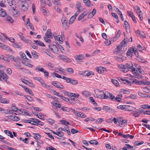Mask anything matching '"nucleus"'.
<instances>
[{
    "label": "nucleus",
    "instance_id": "obj_1",
    "mask_svg": "<svg viewBox=\"0 0 150 150\" xmlns=\"http://www.w3.org/2000/svg\"><path fill=\"white\" fill-rule=\"evenodd\" d=\"M133 66V64L131 62H128L125 64H120L119 65V68H120L121 71L126 72L130 69H132Z\"/></svg>",
    "mask_w": 150,
    "mask_h": 150
},
{
    "label": "nucleus",
    "instance_id": "obj_2",
    "mask_svg": "<svg viewBox=\"0 0 150 150\" xmlns=\"http://www.w3.org/2000/svg\"><path fill=\"white\" fill-rule=\"evenodd\" d=\"M62 79L65 80L67 83H70L73 85H76L78 83V82L76 80L69 78L64 76H63Z\"/></svg>",
    "mask_w": 150,
    "mask_h": 150
},
{
    "label": "nucleus",
    "instance_id": "obj_3",
    "mask_svg": "<svg viewBox=\"0 0 150 150\" xmlns=\"http://www.w3.org/2000/svg\"><path fill=\"white\" fill-rule=\"evenodd\" d=\"M18 35L20 37L21 39L25 43H32V41L30 40L27 38L25 37L24 36L22 33H20Z\"/></svg>",
    "mask_w": 150,
    "mask_h": 150
},
{
    "label": "nucleus",
    "instance_id": "obj_4",
    "mask_svg": "<svg viewBox=\"0 0 150 150\" xmlns=\"http://www.w3.org/2000/svg\"><path fill=\"white\" fill-rule=\"evenodd\" d=\"M118 80L121 82L123 83H124L125 84H127V85H130L131 84V81H132V80L131 79H129V80L130 81H128L126 79H122L121 77H119L118 78Z\"/></svg>",
    "mask_w": 150,
    "mask_h": 150
},
{
    "label": "nucleus",
    "instance_id": "obj_5",
    "mask_svg": "<svg viewBox=\"0 0 150 150\" xmlns=\"http://www.w3.org/2000/svg\"><path fill=\"white\" fill-rule=\"evenodd\" d=\"M132 72L133 74H135V75L137 76L139 75L141 73V70L140 68H137V69L132 68Z\"/></svg>",
    "mask_w": 150,
    "mask_h": 150
},
{
    "label": "nucleus",
    "instance_id": "obj_6",
    "mask_svg": "<svg viewBox=\"0 0 150 150\" xmlns=\"http://www.w3.org/2000/svg\"><path fill=\"white\" fill-rule=\"evenodd\" d=\"M60 59H62L63 61L67 62H70L71 59L67 56H66L63 55H59L58 57Z\"/></svg>",
    "mask_w": 150,
    "mask_h": 150
},
{
    "label": "nucleus",
    "instance_id": "obj_7",
    "mask_svg": "<svg viewBox=\"0 0 150 150\" xmlns=\"http://www.w3.org/2000/svg\"><path fill=\"white\" fill-rule=\"evenodd\" d=\"M134 9L136 12L139 16V18L141 20V10L140 8L138 6H135L133 7Z\"/></svg>",
    "mask_w": 150,
    "mask_h": 150
},
{
    "label": "nucleus",
    "instance_id": "obj_8",
    "mask_svg": "<svg viewBox=\"0 0 150 150\" xmlns=\"http://www.w3.org/2000/svg\"><path fill=\"white\" fill-rule=\"evenodd\" d=\"M23 3V4L22 5L21 9L23 11H26L28 9V3L25 1H22L21 2Z\"/></svg>",
    "mask_w": 150,
    "mask_h": 150
},
{
    "label": "nucleus",
    "instance_id": "obj_9",
    "mask_svg": "<svg viewBox=\"0 0 150 150\" xmlns=\"http://www.w3.org/2000/svg\"><path fill=\"white\" fill-rule=\"evenodd\" d=\"M83 58V55L82 54L76 55L74 56V58L76 61L79 62V60H81Z\"/></svg>",
    "mask_w": 150,
    "mask_h": 150
},
{
    "label": "nucleus",
    "instance_id": "obj_10",
    "mask_svg": "<svg viewBox=\"0 0 150 150\" xmlns=\"http://www.w3.org/2000/svg\"><path fill=\"white\" fill-rule=\"evenodd\" d=\"M8 3L11 7L13 6H15L16 5L15 1L14 0H7Z\"/></svg>",
    "mask_w": 150,
    "mask_h": 150
},
{
    "label": "nucleus",
    "instance_id": "obj_11",
    "mask_svg": "<svg viewBox=\"0 0 150 150\" xmlns=\"http://www.w3.org/2000/svg\"><path fill=\"white\" fill-rule=\"evenodd\" d=\"M119 125L121 127H122L125 126L127 123V120H123L122 121L121 120L119 122Z\"/></svg>",
    "mask_w": 150,
    "mask_h": 150
},
{
    "label": "nucleus",
    "instance_id": "obj_12",
    "mask_svg": "<svg viewBox=\"0 0 150 150\" xmlns=\"http://www.w3.org/2000/svg\"><path fill=\"white\" fill-rule=\"evenodd\" d=\"M105 69H106L104 67H98V68L96 69V71L99 73H102L105 70Z\"/></svg>",
    "mask_w": 150,
    "mask_h": 150
},
{
    "label": "nucleus",
    "instance_id": "obj_13",
    "mask_svg": "<svg viewBox=\"0 0 150 150\" xmlns=\"http://www.w3.org/2000/svg\"><path fill=\"white\" fill-rule=\"evenodd\" d=\"M52 33L51 32L50 30L49 29L45 33V36H46L47 38H50L52 36Z\"/></svg>",
    "mask_w": 150,
    "mask_h": 150
},
{
    "label": "nucleus",
    "instance_id": "obj_14",
    "mask_svg": "<svg viewBox=\"0 0 150 150\" xmlns=\"http://www.w3.org/2000/svg\"><path fill=\"white\" fill-rule=\"evenodd\" d=\"M6 20L7 21L11 23H13L14 21L13 18L11 16H7L6 17Z\"/></svg>",
    "mask_w": 150,
    "mask_h": 150
},
{
    "label": "nucleus",
    "instance_id": "obj_15",
    "mask_svg": "<svg viewBox=\"0 0 150 150\" xmlns=\"http://www.w3.org/2000/svg\"><path fill=\"white\" fill-rule=\"evenodd\" d=\"M4 132L8 136H10L11 138H13V136L11 132L10 131L7 130H5L4 131Z\"/></svg>",
    "mask_w": 150,
    "mask_h": 150
},
{
    "label": "nucleus",
    "instance_id": "obj_16",
    "mask_svg": "<svg viewBox=\"0 0 150 150\" xmlns=\"http://www.w3.org/2000/svg\"><path fill=\"white\" fill-rule=\"evenodd\" d=\"M9 100L7 99L3 98L0 99V103H3L8 104L9 103Z\"/></svg>",
    "mask_w": 150,
    "mask_h": 150
},
{
    "label": "nucleus",
    "instance_id": "obj_17",
    "mask_svg": "<svg viewBox=\"0 0 150 150\" xmlns=\"http://www.w3.org/2000/svg\"><path fill=\"white\" fill-rule=\"evenodd\" d=\"M104 94V92L103 91L99 92V93L96 95L97 97L99 98H103V95Z\"/></svg>",
    "mask_w": 150,
    "mask_h": 150
},
{
    "label": "nucleus",
    "instance_id": "obj_18",
    "mask_svg": "<svg viewBox=\"0 0 150 150\" xmlns=\"http://www.w3.org/2000/svg\"><path fill=\"white\" fill-rule=\"evenodd\" d=\"M34 42L35 43L36 45H38L44 47L45 45L44 43L40 40H34Z\"/></svg>",
    "mask_w": 150,
    "mask_h": 150
},
{
    "label": "nucleus",
    "instance_id": "obj_19",
    "mask_svg": "<svg viewBox=\"0 0 150 150\" xmlns=\"http://www.w3.org/2000/svg\"><path fill=\"white\" fill-rule=\"evenodd\" d=\"M122 97V94L118 95L115 98V100L118 102H120L121 101V99L120 98Z\"/></svg>",
    "mask_w": 150,
    "mask_h": 150
},
{
    "label": "nucleus",
    "instance_id": "obj_20",
    "mask_svg": "<svg viewBox=\"0 0 150 150\" xmlns=\"http://www.w3.org/2000/svg\"><path fill=\"white\" fill-rule=\"evenodd\" d=\"M52 84L55 86L57 88L60 87V85L59 84H60L58 81H53L52 83Z\"/></svg>",
    "mask_w": 150,
    "mask_h": 150
},
{
    "label": "nucleus",
    "instance_id": "obj_21",
    "mask_svg": "<svg viewBox=\"0 0 150 150\" xmlns=\"http://www.w3.org/2000/svg\"><path fill=\"white\" fill-rule=\"evenodd\" d=\"M13 46L16 48H20L22 46V44L21 43H15L13 45Z\"/></svg>",
    "mask_w": 150,
    "mask_h": 150
},
{
    "label": "nucleus",
    "instance_id": "obj_22",
    "mask_svg": "<svg viewBox=\"0 0 150 150\" xmlns=\"http://www.w3.org/2000/svg\"><path fill=\"white\" fill-rule=\"evenodd\" d=\"M0 11L1 12L0 14L1 16L4 17L6 16L7 15L6 12L3 9L1 8Z\"/></svg>",
    "mask_w": 150,
    "mask_h": 150
},
{
    "label": "nucleus",
    "instance_id": "obj_23",
    "mask_svg": "<svg viewBox=\"0 0 150 150\" xmlns=\"http://www.w3.org/2000/svg\"><path fill=\"white\" fill-rule=\"evenodd\" d=\"M36 69L38 70V71L43 72H44L45 70L44 69L40 66H38L36 67Z\"/></svg>",
    "mask_w": 150,
    "mask_h": 150
},
{
    "label": "nucleus",
    "instance_id": "obj_24",
    "mask_svg": "<svg viewBox=\"0 0 150 150\" xmlns=\"http://www.w3.org/2000/svg\"><path fill=\"white\" fill-rule=\"evenodd\" d=\"M82 93L83 96L86 97L89 96L91 95L90 93L88 91H83Z\"/></svg>",
    "mask_w": 150,
    "mask_h": 150
},
{
    "label": "nucleus",
    "instance_id": "obj_25",
    "mask_svg": "<svg viewBox=\"0 0 150 150\" xmlns=\"http://www.w3.org/2000/svg\"><path fill=\"white\" fill-rule=\"evenodd\" d=\"M141 113V111L139 110H138V111L137 110V111H135L133 113V115L135 117H138L140 116V114Z\"/></svg>",
    "mask_w": 150,
    "mask_h": 150
},
{
    "label": "nucleus",
    "instance_id": "obj_26",
    "mask_svg": "<svg viewBox=\"0 0 150 150\" xmlns=\"http://www.w3.org/2000/svg\"><path fill=\"white\" fill-rule=\"evenodd\" d=\"M117 108L123 110H126V105H120L117 107Z\"/></svg>",
    "mask_w": 150,
    "mask_h": 150
},
{
    "label": "nucleus",
    "instance_id": "obj_27",
    "mask_svg": "<svg viewBox=\"0 0 150 150\" xmlns=\"http://www.w3.org/2000/svg\"><path fill=\"white\" fill-rule=\"evenodd\" d=\"M109 95V98L111 99L113 101L114 100H115V97L113 94L110 93H109L108 94Z\"/></svg>",
    "mask_w": 150,
    "mask_h": 150
},
{
    "label": "nucleus",
    "instance_id": "obj_28",
    "mask_svg": "<svg viewBox=\"0 0 150 150\" xmlns=\"http://www.w3.org/2000/svg\"><path fill=\"white\" fill-rule=\"evenodd\" d=\"M89 143L91 144L97 145L98 144V142L95 140H91L89 142Z\"/></svg>",
    "mask_w": 150,
    "mask_h": 150
},
{
    "label": "nucleus",
    "instance_id": "obj_29",
    "mask_svg": "<svg viewBox=\"0 0 150 150\" xmlns=\"http://www.w3.org/2000/svg\"><path fill=\"white\" fill-rule=\"evenodd\" d=\"M126 110L132 111L133 110L134 108L132 106L126 105Z\"/></svg>",
    "mask_w": 150,
    "mask_h": 150
},
{
    "label": "nucleus",
    "instance_id": "obj_30",
    "mask_svg": "<svg viewBox=\"0 0 150 150\" xmlns=\"http://www.w3.org/2000/svg\"><path fill=\"white\" fill-rule=\"evenodd\" d=\"M120 35V30H118L117 33V34H116L117 37H115L114 38H112L111 39L112 40H113V41H114V40H116V38H117L119 37Z\"/></svg>",
    "mask_w": 150,
    "mask_h": 150
},
{
    "label": "nucleus",
    "instance_id": "obj_31",
    "mask_svg": "<svg viewBox=\"0 0 150 150\" xmlns=\"http://www.w3.org/2000/svg\"><path fill=\"white\" fill-rule=\"evenodd\" d=\"M34 138L35 139L38 140V139L40 138L41 136L38 134L35 133L34 134Z\"/></svg>",
    "mask_w": 150,
    "mask_h": 150
},
{
    "label": "nucleus",
    "instance_id": "obj_32",
    "mask_svg": "<svg viewBox=\"0 0 150 150\" xmlns=\"http://www.w3.org/2000/svg\"><path fill=\"white\" fill-rule=\"evenodd\" d=\"M16 6L12 7L13 10V12L14 15H17L18 14V12H19L17 9H16Z\"/></svg>",
    "mask_w": 150,
    "mask_h": 150
},
{
    "label": "nucleus",
    "instance_id": "obj_33",
    "mask_svg": "<svg viewBox=\"0 0 150 150\" xmlns=\"http://www.w3.org/2000/svg\"><path fill=\"white\" fill-rule=\"evenodd\" d=\"M75 18H74V16H72L69 21V24H72L75 20Z\"/></svg>",
    "mask_w": 150,
    "mask_h": 150
},
{
    "label": "nucleus",
    "instance_id": "obj_34",
    "mask_svg": "<svg viewBox=\"0 0 150 150\" xmlns=\"http://www.w3.org/2000/svg\"><path fill=\"white\" fill-rule=\"evenodd\" d=\"M76 8L78 10L80 11V8L81 6V3H80L79 2H77L76 4Z\"/></svg>",
    "mask_w": 150,
    "mask_h": 150
},
{
    "label": "nucleus",
    "instance_id": "obj_35",
    "mask_svg": "<svg viewBox=\"0 0 150 150\" xmlns=\"http://www.w3.org/2000/svg\"><path fill=\"white\" fill-rule=\"evenodd\" d=\"M60 122H62V124L65 125L67 126V125H69V123L68 122L66 121L65 120H61Z\"/></svg>",
    "mask_w": 150,
    "mask_h": 150
},
{
    "label": "nucleus",
    "instance_id": "obj_36",
    "mask_svg": "<svg viewBox=\"0 0 150 150\" xmlns=\"http://www.w3.org/2000/svg\"><path fill=\"white\" fill-rule=\"evenodd\" d=\"M120 44L121 47H124L125 45H127V42L125 38L122 41Z\"/></svg>",
    "mask_w": 150,
    "mask_h": 150
},
{
    "label": "nucleus",
    "instance_id": "obj_37",
    "mask_svg": "<svg viewBox=\"0 0 150 150\" xmlns=\"http://www.w3.org/2000/svg\"><path fill=\"white\" fill-rule=\"evenodd\" d=\"M24 96L30 101H31L33 100V98L29 96L25 95Z\"/></svg>",
    "mask_w": 150,
    "mask_h": 150
},
{
    "label": "nucleus",
    "instance_id": "obj_38",
    "mask_svg": "<svg viewBox=\"0 0 150 150\" xmlns=\"http://www.w3.org/2000/svg\"><path fill=\"white\" fill-rule=\"evenodd\" d=\"M83 2L86 6H89L91 2L89 0H83Z\"/></svg>",
    "mask_w": 150,
    "mask_h": 150
},
{
    "label": "nucleus",
    "instance_id": "obj_39",
    "mask_svg": "<svg viewBox=\"0 0 150 150\" xmlns=\"http://www.w3.org/2000/svg\"><path fill=\"white\" fill-rule=\"evenodd\" d=\"M0 59H1L4 60L6 61L7 62H9L10 61L9 59L7 57H5L3 55H2L1 57H0Z\"/></svg>",
    "mask_w": 150,
    "mask_h": 150
},
{
    "label": "nucleus",
    "instance_id": "obj_40",
    "mask_svg": "<svg viewBox=\"0 0 150 150\" xmlns=\"http://www.w3.org/2000/svg\"><path fill=\"white\" fill-rule=\"evenodd\" d=\"M128 16L132 18L134 17V13L131 11H127Z\"/></svg>",
    "mask_w": 150,
    "mask_h": 150
},
{
    "label": "nucleus",
    "instance_id": "obj_41",
    "mask_svg": "<svg viewBox=\"0 0 150 150\" xmlns=\"http://www.w3.org/2000/svg\"><path fill=\"white\" fill-rule=\"evenodd\" d=\"M31 54L36 59L38 58V56L36 52L35 51H33V52H32Z\"/></svg>",
    "mask_w": 150,
    "mask_h": 150
},
{
    "label": "nucleus",
    "instance_id": "obj_42",
    "mask_svg": "<svg viewBox=\"0 0 150 150\" xmlns=\"http://www.w3.org/2000/svg\"><path fill=\"white\" fill-rule=\"evenodd\" d=\"M110 108L109 107L107 106H104L103 107V109L107 111H108L109 110H110Z\"/></svg>",
    "mask_w": 150,
    "mask_h": 150
},
{
    "label": "nucleus",
    "instance_id": "obj_43",
    "mask_svg": "<svg viewBox=\"0 0 150 150\" xmlns=\"http://www.w3.org/2000/svg\"><path fill=\"white\" fill-rule=\"evenodd\" d=\"M125 25L126 29H130L129 24L128 23V22L126 21H125Z\"/></svg>",
    "mask_w": 150,
    "mask_h": 150
},
{
    "label": "nucleus",
    "instance_id": "obj_44",
    "mask_svg": "<svg viewBox=\"0 0 150 150\" xmlns=\"http://www.w3.org/2000/svg\"><path fill=\"white\" fill-rule=\"evenodd\" d=\"M141 84H144L145 85H149L150 84V81L149 82L147 81H141Z\"/></svg>",
    "mask_w": 150,
    "mask_h": 150
},
{
    "label": "nucleus",
    "instance_id": "obj_45",
    "mask_svg": "<svg viewBox=\"0 0 150 150\" xmlns=\"http://www.w3.org/2000/svg\"><path fill=\"white\" fill-rule=\"evenodd\" d=\"M67 71L70 74H72L74 72L73 69L72 68H68L66 69Z\"/></svg>",
    "mask_w": 150,
    "mask_h": 150
},
{
    "label": "nucleus",
    "instance_id": "obj_46",
    "mask_svg": "<svg viewBox=\"0 0 150 150\" xmlns=\"http://www.w3.org/2000/svg\"><path fill=\"white\" fill-rule=\"evenodd\" d=\"M112 82L115 86H117L118 84V81L115 79H112L111 80Z\"/></svg>",
    "mask_w": 150,
    "mask_h": 150
},
{
    "label": "nucleus",
    "instance_id": "obj_47",
    "mask_svg": "<svg viewBox=\"0 0 150 150\" xmlns=\"http://www.w3.org/2000/svg\"><path fill=\"white\" fill-rule=\"evenodd\" d=\"M136 48L135 47H129L128 49L129 51L132 52V53L133 54V53L134 52Z\"/></svg>",
    "mask_w": 150,
    "mask_h": 150
},
{
    "label": "nucleus",
    "instance_id": "obj_48",
    "mask_svg": "<svg viewBox=\"0 0 150 150\" xmlns=\"http://www.w3.org/2000/svg\"><path fill=\"white\" fill-rule=\"evenodd\" d=\"M60 97H61V99H62L64 101L66 102H69V99L68 98L64 97L62 96V95H61Z\"/></svg>",
    "mask_w": 150,
    "mask_h": 150
},
{
    "label": "nucleus",
    "instance_id": "obj_49",
    "mask_svg": "<svg viewBox=\"0 0 150 150\" xmlns=\"http://www.w3.org/2000/svg\"><path fill=\"white\" fill-rule=\"evenodd\" d=\"M32 125H38L41 126H42L44 125V123L41 121H40L38 123H37V122H35V124H34L33 123H32Z\"/></svg>",
    "mask_w": 150,
    "mask_h": 150
},
{
    "label": "nucleus",
    "instance_id": "obj_50",
    "mask_svg": "<svg viewBox=\"0 0 150 150\" xmlns=\"http://www.w3.org/2000/svg\"><path fill=\"white\" fill-rule=\"evenodd\" d=\"M47 121L48 122L50 123L51 125H52L55 122V120L51 119H48L47 120Z\"/></svg>",
    "mask_w": 150,
    "mask_h": 150
},
{
    "label": "nucleus",
    "instance_id": "obj_51",
    "mask_svg": "<svg viewBox=\"0 0 150 150\" xmlns=\"http://www.w3.org/2000/svg\"><path fill=\"white\" fill-rule=\"evenodd\" d=\"M64 135V133L62 132L58 131L57 132V135L59 137L63 136Z\"/></svg>",
    "mask_w": 150,
    "mask_h": 150
},
{
    "label": "nucleus",
    "instance_id": "obj_52",
    "mask_svg": "<svg viewBox=\"0 0 150 150\" xmlns=\"http://www.w3.org/2000/svg\"><path fill=\"white\" fill-rule=\"evenodd\" d=\"M12 120L15 121H18L20 120L19 118H18V117L14 115L13 116V117L12 119Z\"/></svg>",
    "mask_w": 150,
    "mask_h": 150
},
{
    "label": "nucleus",
    "instance_id": "obj_53",
    "mask_svg": "<svg viewBox=\"0 0 150 150\" xmlns=\"http://www.w3.org/2000/svg\"><path fill=\"white\" fill-rule=\"evenodd\" d=\"M143 91L145 93H148L149 92V89L148 88V87H145L144 88L143 90Z\"/></svg>",
    "mask_w": 150,
    "mask_h": 150
},
{
    "label": "nucleus",
    "instance_id": "obj_54",
    "mask_svg": "<svg viewBox=\"0 0 150 150\" xmlns=\"http://www.w3.org/2000/svg\"><path fill=\"white\" fill-rule=\"evenodd\" d=\"M63 26L64 27H66L67 25V21L66 20H63L62 22V21Z\"/></svg>",
    "mask_w": 150,
    "mask_h": 150
},
{
    "label": "nucleus",
    "instance_id": "obj_55",
    "mask_svg": "<svg viewBox=\"0 0 150 150\" xmlns=\"http://www.w3.org/2000/svg\"><path fill=\"white\" fill-rule=\"evenodd\" d=\"M12 105L11 109L13 111H14L15 112H17L18 110H19L17 108L15 107V106L13 105V104H12Z\"/></svg>",
    "mask_w": 150,
    "mask_h": 150
},
{
    "label": "nucleus",
    "instance_id": "obj_56",
    "mask_svg": "<svg viewBox=\"0 0 150 150\" xmlns=\"http://www.w3.org/2000/svg\"><path fill=\"white\" fill-rule=\"evenodd\" d=\"M22 81L23 83L28 85H29V84L30 83V82H29V81L23 79H22Z\"/></svg>",
    "mask_w": 150,
    "mask_h": 150
},
{
    "label": "nucleus",
    "instance_id": "obj_57",
    "mask_svg": "<svg viewBox=\"0 0 150 150\" xmlns=\"http://www.w3.org/2000/svg\"><path fill=\"white\" fill-rule=\"evenodd\" d=\"M120 47H117L116 51H114V53L115 54H118L119 52L120 51V50L121 49H120Z\"/></svg>",
    "mask_w": 150,
    "mask_h": 150
},
{
    "label": "nucleus",
    "instance_id": "obj_58",
    "mask_svg": "<svg viewBox=\"0 0 150 150\" xmlns=\"http://www.w3.org/2000/svg\"><path fill=\"white\" fill-rule=\"evenodd\" d=\"M52 92L55 95L59 97H60L61 96V95H59L58 94L59 93L57 92L55 90H52Z\"/></svg>",
    "mask_w": 150,
    "mask_h": 150
},
{
    "label": "nucleus",
    "instance_id": "obj_59",
    "mask_svg": "<svg viewBox=\"0 0 150 150\" xmlns=\"http://www.w3.org/2000/svg\"><path fill=\"white\" fill-rule=\"evenodd\" d=\"M48 38H47L46 36L44 37V39L47 42L50 43L51 42V40L50 39H48Z\"/></svg>",
    "mask_w": 150,
    "mask_h": 150
},
{
    "label": "nucleus",
    "instance_id": "obj_60",
    "mask_svg": "<svg viewBox=\"0 0 150 150\" xmlns=\"http://www.w3.org/2000/svg\"><path fill=\"white\" fill-rule=\"evenodd\" d=\"M58 47L62 52H64V50L62 45H58Z\"/></svg>",
    "mask_w": 150,
    "mask_h": 150
},
{
    "label": "nucleus",
    "instance_id": "obj_61",
    "mask_svg": "<svg viewBox=\"0 0 150 150\" xmlns=\"http://www.w3.org/2000/svg\"><path fill=\"white\" fill-rule=\"evenodd\" d=\"M147 105H141V109L144 110V109H147Z\"/></svg>",
    "mask_w": 150,
    "mask_h": 150
},
{
    "label": "nucleus",
    "instance_id": "obj_62",
    "mask_svg": "<svg viewBox=\"0 0 150 150\" xmlns=\"http://www.w3.org/2000/svg\"><path fill=\"white\" fill-rule=\"evenodd\" d=\"M53 50L54 51V52L57 53L58 51V48L55 46H53Z\"/></svg>",
    "mask_w": 150,
    "mask_h": 150
},
{
    "label": "nucleus",
    "instance_id": "obj_63",
    "mask_svg": "<svg viewBox=\"0 0 150 150\" xmlns=\"http://www.w3.org/2000/svg\"><path fill=\"white\" fill-rule=\"evenodd\" d=\"M133 54L132 53V52L129 51L128 50L127 52V56H130L132 57V56Z\"/></svg>",
    "mask_w": 150,
    "mask_h": 150
},
{
    "label": "nucleus",
    "instance_id": "obj_64",
    "mask_svg": "<svg viewBox=\"0 0 150 150\" xmlns=\"http://www.w3.org/2000/svg\"><path fill=\"white\" fill-rule=\"evenodd\" d=\"M142 125L143 126H144L146 127L147 128L149 129L150 130V125H146L144 123H142Z\"/></svg>",
    "mask_w": 150,
    "mask_h": 150
}]
</instances>
